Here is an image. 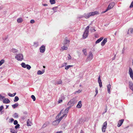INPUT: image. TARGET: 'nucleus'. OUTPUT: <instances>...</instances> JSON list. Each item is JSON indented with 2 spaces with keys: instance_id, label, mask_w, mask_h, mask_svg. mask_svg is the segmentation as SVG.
<instances>
[{
  "instance_id": "nucleus-1",
  "label": "nucleus",
  "mask_w": 133,
  "mask_h": 133,
  "mask_svg": "<svg viewBox=\"0 0 133 133\" xmlns=\"http://www.w3.org/2000/svg\"><path fill=\"white\" fill-rule=\"evenodd\" d=\"M98 14L99 12H98L97 11H95L94 12H90L87 14H85L84 15V16L87 19L89 18L91 16Z\"/></svg>"
},
{
  "instance_id": "nucleus-17",
  "label": "nucleus",
  "mask_w": 133,
  "mask_h": 133,
  "mask_svg": "<svg viewBox=\"0 0 133 133\" xmlns=\"http://www.w3.org/2000/svg\"><path fill=\"white\" fill-rule=\"evenodd\" d=\"M82 106V102L81 101H79L78 102V104L76 106V107L78 108H81Z\"/></svg>"
},
{
  "instance_id": "nucleus-63",
  "label": "nucleus",
  "mask_w": 133,
  "mask_h": 133,
  "mask_svg": "<svg viewBox=\"0 0 133 133\" xmlns=\"http://www.w3.org/2000/svg\"><path fill=\"white\" fill-rule=\"evenodd\" d=\"M43 5L44 6H47L48 5L46 4H43Z\"/></svg>"
},
{
  "instance_id": "nucleus-28",
  "label": "nucleus",
  "mask_w": 133,
  "mask_h": 133,
  "mask_svg": "<svg viewBox=\"0 0 133 133\" xmlns=\"http://www.w3.org/2000/svg\"><path fill=\"white\" fill-rule=\"evenodd\" d=\"M38 42H35L34 43V45L36 47H37L38 46Z\"/></svg>"
},
{
  "instance_id": "nucleus-54",
  "label": "nucleus",
  "mask_w": 133,
  "mask_h": 133,
  "mask_svg": "<svg viewBox=\"0 0 133 133\" xmlns=\"http://www.w3.org/2000/svg\"><path fill=\"white\" fill-rule=\"evenodd\" d=\"M35 22V21L33 19H31V20L30 23H31L33 24Z\"/></svg>"
},
{
  "instance_id": "nucleus-42",
  "label": "nucleus",
  "mask_w": 133,
  "mask_h": 133,
  "mask_svg": "<svg viewBox=\"0 0 133 133\" xmlns=\"http://www.w3.org/2000/svg\"><path fill=\"white\" fill-rule=\"evenodd\" d=\"M31 97L33 99L34 101H35L36 100V98L35 96L34 95H32Z\"/></svg>"
},
{
  "instance_id": "nucleus-56",
  "label": "nucleus",
  "mask_w": 133,
  "mask_h": 133,
  "mask_svg": "<svg viewBox=\"0 0 133 133\" xmlns=\"http://www.w3.org/2000/svg\"><path fill=\"white\" fill-rule=\"evenodd\" d=\"M83 17H84V16L82 15H80L78 17V18H83Z\"/></svg>"
},
{
  "instance_id": "nucleus-39",
  "label": "nucleus",
  "mask_w": 133,
  "mask_h": 133,
  "mask_svg": "<svg viewBox=\"0 0 133 133\" xmlns=\"http://www.w3.org/2000/svg\"><path fill=\"white\" fill-rule=\"evenodd\" d=\"M26 69L29 70L31 68V66L28 65V64H26Z\"/></svg>"
},
{
  "instance_id": "nucleus-7",
  "label": "nucleus",
  "mask_w": 133,
  "mask_h": 133,
  "mask_svg": "<svg viewBox=\"0 0 133 133\" xmlns=\"http://www.w3.org/2000/svg\"><path fill=\"white\" fill-rule=\"evenodd\" d=\"M70 41L69 40L65 39L63 41V44L64 46H68L69 44Z\"/></svg>"
},
{
  "instance_id": "nucleus-33",
  "label": "nucleus",
  "mask_w": 133,
  "mask_h": 133,
  "mask_svg": "<svg viewBox=\"0 0 133 133\" xmlns=\"http://www.w3.org/2000/svg\"><path fill=\"white\" fill-rule=\"evenodd\" d=\"M63 110H61L60 111V112L58 114L57 116H56V119H58L59 118V116L61 115L62 112V111Z\"/></svg>"
},
{
  "instance_id": "nucleus-51",
  "label": "nucleus",
  "mask_w": 133,
  "mask_h": 133,
  "mask_svg": "<svg viewBox=\"0 0 133 133\" xmlns=\"http://www.w3.org/2000/svg\"><path fill=\"white\" fill-rule=\"evenodd\" d=\"M133 7V1L132 2L130 6V8H131Z\"/></svg>"
},
{
  "instance_id": "nucleus-47",
  "label": "nucleus",
  "mask_w": 133,
  "mask_h": 133,
  "mask_svg": "<svg viewBox=\"0 0 133 133\" xmlns=\"http://www.w3.org/2000/svg\"><path fill=\"white\" fill-rule=\"evenodd\" d=\"M20 125L18 124H17L15 126V128L16 129H17L19 128Z\"/></svg>"
},
{
  "instance_id": "nucleus-34",
  "label": "nucleus",
  "mask_w": 133,
  "mask_h": 133,
  "mask_svg": "<svg viewBox=\"0 0 133 133\" xmlns=\"http://www.w3.org/2000/svg\"><path fill=\"white\" fill-rule=\"evenodd\" d=\"M73 66L72 65H68L66 66L65 67V69L66 70L68 69L70 67L72 66Z\"/></svg>"
},
{
  "instance_id": "nucleus-58",
  "label": "nucleus",
  "mask_w": 133,
  "mask_h": 133,
  "mask_svg": "<svg viewBox=\"0 0 133 133\" xmlns=\"http://www.w3.org/2000/svg\"><path fill=\"white\" fill-rule=\"evenodd\" d=\"M10 120L11 121V122H12L13 121H14V119H13L12 118H11L10 119Z\"/></svg>"
},
{
  "instance_id": "nucleus-15",
  "label": "nucleus",
  "mask_w": 133,
  "mask_h": 133,
  "mask_svg": "<svg viewBox=\"0 0 133 133\" xmlns=\"http://www.w3.org/2000/svg\"><path fill=\"white\" fill-rule=\"evenodd\" d=\"M59 122L60 121H59L58 119H57L56 120L53 121L52 124L53 125H58L59 124Z\"/></svg>"
},
{
  "instance_id": "nucleus-4",
  "label": "nucleus",
  "mask_w": 133,
  "mask_h": 133,
  "mask_svg": "<svg viewBox=\"0 0 133 133\" xmlns=\"http://www.w3.org/2000/svg\"><path fill=\"white\" fill-rule=\"evenodd\" d=\"M114 5L115 3L114 2H112L110 3L109 5H108L107 9L105 11L102 12V13L103 14L104 13L108 10H109L111 9H112L114 7Z\"/></svg>"
},
{
  "instance_id": "nucleus-6",
  "label": "nucleus",
  "mask_w": 133,
  "mask_h": 133,
  "mask_svg": "<svg viewBox=\"0 0 133 133\" xmlns=\"http://www.w3.org/2000/svg\"><path fill=\"white\" fill-rule=\"evenodd\" d=\"M107 126V121H105L104 123L103 126L102 128V132H105Z\"/></svg>"
},
{
  "instance_id": "nucleus-45",
  "label": "nucleus",
  "mask_w": 133,
  "mask_h": 133,
  "mask_svg": "<svg viewBox=\"0 0 133 133\" xmlns=\"http://www.w3.org/2000/svg\"><path fill=\"white\" fill-rule=\"evenodd\" d=\"M95 92H96V94L95 95V97L96 95L98 93V89L97 88H96L95 89Z\"/></svg>"
},
{
  "instance_id": "nucleus-38",
  "label": "nucleus",
  "mask_w": 133,
  "mask_h": 133,
  "mask_svg": "<svg viewBox=\"0 0 133 133\" xmlns=\"http://www.w3.org/2000/svg\"><path fill=\"white\" fill-rule=\"evenodd\" d=\"M13 116L15 118H17L18 117V114L17 113H15L14 114V115H13Z\"/></svg>"
},
{
  "instance_id": "nucleus-5",
  "label": "nucleus",
  "mask_w": 133,
  "mask_h": 133,
  "mask_svg": "<svg viewBox=\"0 0 133 133\" xmlns=\"http://www.w3.org/2000/svg\"><path fill=\"white\" fill-rule=\"evenodd\" d=\"M94 56L92 52L91 51L89 52V54L88 56L87 59L89 61H91L93 58Z\"/></svg>"
},
{
  "instance_id": "nucleus-52",
  "label": "nucleus",
  "mask_w": 133,
  "mask_h": 133,
  "mask_svg": "<svg viewBox=\"0 0 133 133\" xmlns=\"http://www.w3.org/2000/svg\"><path fill=\"white\" fill-rule=\"evenodd\" d=\"M68 59V60H70L71 58V57L70 56V54H69L68 55V56L67 57Z\"/></svg>"
},
{
  "instance_id": "nucleus-16",
  "label": "nucleus",
  "mask_w": 133,
  "mask_h": 133,
  "mask_svg": "<svg viewBox=\"0 0 133 133\" xmlns=\"http://www.w3.org/2000/svg\"><path fill=\"white\" fill-rule=\"evenodd\" d=\"M18 51V50L16 49L12 48L10 50V52L14 53H17Z\"/></svg>"
},
{
  "instance_id": "nucleus-26",
  "label": "nucleus",
  "mask_w": 133,
  "mask_h": 133,
  "mask_svg": "<svg viewBox=\"0 0 133 133\" xmlns=\"http://www.w3.org/2000/svg\"><path fill=\"white\" fill-rule=\"evenodd\" d=\"M18 103H17L12 105V106L13 108L15 109V108L17 107L18 106Z\"/></svg>"
},
{
  "instance_id": "nucleus-18",
  "label": "nucleus",
  "mask_w": 133,
  "mask_h": 133,
  "mask_svg": "<svg viewBox=\"0 0 133 133\" xmlns=\"http://www.w3.org/2000/svg\"><path fill=\"white\" fill-rule=\"evenodd\" d=\"M107 90L109 94H110V89L111 88V85L109 84L107 85Z\"/></svg>"
},
{
  "instance_id": "nucleus-8",
  "label": "nucleus",
  "mask_w": 133,
  "mask_h": 133,
  "mask_svg": "<svg viewBox=\"0 0 133 133\" xmlns=\"http://www.w3.org/2000/svg\"><path fill=\"white\" fill-rule=\"evenodd\" d=\"M129 73L130 77L133 80V71L131 68L130 67L129 68Z\"/></svg>"
},
{
  "instance_id": "nucleus-62",
  "label": "nucleus",
  "mask_w": 133,
  "mask_h": 133,
  "mask_svg": "<svg viewBox=\"0 0 133 133\" xmlns=\"http://www.w3.org/2000/svg\"><path fill=\"white\" fill-rule=\"evenodd\" d=\"M22 119H24L26 117L25 116H23V117H22Z\"/></svg>"
},
{
  "instance_id": "nucleus-57",
  "label": "nucleus",
  "mask_w": 133,
  "mask_h": 133,
  "mask_svg": "<svg viewBox=\"0 0 133 133\" xmlns=\"http://www.w3.org/2000/svg\"><path fill=\"white\" fill-rule=\"evenodd\" d=\"M62 102V100L61 99H59L58 101V103H60Z\"/></svg>"
},
{
  "instance_id": "nucleus-22",
  "label": "nucleus",
  "mask_w": 133,
  "mask_h": 133,
  "mask_svg": "<svg viewBox=\"0 0 133 133\" xmlns=\"http://www.w3.org/2000/svg\"><path fill=\"white\" fill-rule=\"evenodd\" d=\"M62 81L61 80H59L55 83V84H60L62 83Z\"/></svg>"
},
{
  "instance_id": "nucleus-3",
  "label": "nucleus",
  "mask_w": 133,
  "mask_h": 133,
  "mask_svg": "<svg viewBox=\"0 0 133 133\" xmlns=\"http://www.w3.org/2000/svg\"><path fill=\"white\" fill-rule=\"evenodd\" d=\"M16 59L18 61H22L23 59V56L22 54H17L15 56Z\"/></svg>"
},
{
  "instance_id": "nucleus-30",
  "label": "nucleus",
  "mask_w": 133,
  "mask_h": 133,
  "mask_svg": "<svg viewBox=\"0 0 133 133\" xmlns=\"http://www.w3.org/2000/svg\"><path fill=\"white\" fill-rule=\"evenodd\" d=\"M26 65L25 64V63L24 62H22L21 64V65L22 66L23 68H25L26 66Z\"/></svg>"
},
{
  "instance_id": "nucleus-9",
  "label": "nucleus",
  "mask_w": 133,
  "mask_h": 133,
  "mask_svg": "<svg viewBox=\"0 0 133 133\" xmlns=\"http://www.w3.org/2000/svg\"><path fill=\"white\" fill-rule=\"evenodd\" d=\"M45 46L44 45H43L40 48V51L41 53H43L45 52Z\"/></svg>"
},
{
  "instance_id": "nucleus-25",
  "label": "nucleus",
  "mask_w": 133,
  "mask_h": 133,
  "mask_svg": "<svg viewBox=\"0 0 133 133\" xmlns=\"http://www.w3.org/2000/svg\"><path fill=\"white\" fill-rule=\"evenodd\" d=\"M44 70L41 71L40 70H38L37 72V74L38 75H42L44 72Z\"/></svg>"
},
{
  "instance_id": "nucleus-46",
  "label": "nucleus",
  "mask_w": 133,
  "mask_h": 133,
  "mask_svg": "<svg viewBox=\"0 0 133 133\" xmlns=\"http://www.w3.org/2000/svg\"><path fill=\"white\" fill-rule=\"evenodd\" d=\"M5 98V96H3L0 94V100H1Z\"/></svg>"
},
{
  "instance_id": "nucleus-64",
  "label": "nucleus",
  "mask_w": 133,
  "mask_h": 133,
  "mask_svg": "<svg viewBox=\"0 0 133 133\" xmlns=\"http://www.w3.org/2000/svg\"><path fill=\"white\" fill-rule=\"evenodd\" d=\"M80 133H84V132L82 130H81V131Z\"/></svg>"
},
{
  "instance_id": "nucleus-21",
  "label": "nucleus",
  "mask_w": 133,
  "mask_h": 133,
  "mask_svg": "<svg viewBox=\"0 0 133 133\" xmlns=\"http://www.w3.org/2000/svg\"><path fill=\"white\" fill-rule=\"evenodd\" d=\"M17 21L18 23H21L23 22V19L22 18L20 17L17 19Z\"/></svg>"
},
{
  "instance_id": "nucleus-35",
  "label": "nucleus",
  "mask_w": 133,
  "mask_h": 133,
  "mask_svg": "<svg viewBox=\"0 0 133 133\" xmlns=\"http://www.w3.org/2000/svg\"><path fill=\"white\" fill-rule=\"evenodd\" d=\"M69 109L68 108H66L65 110V111L64 112V114H65L67 115V114L68 113Z\"/></svg>"
},
{
  "instance_id": "nucleus-40",
  "label": "nucleus",
  "mask_w": 133,
  "mask_h": 133,
  "mask_svg": "<svg viewBox=\"0 0 133 133\" xmlns=\"http://www.w3.org/2000/svg\"><path fill=\"white\" fill-rule=\"evenodd\" d=\"M67 65V63H64L62 64V65L60 68H62L65 66H66Z\"/></svg>"
},
{
  "instance_id": "nucleus-23",
  "label": "nucleus",
  "mask_w": 133,
  "mask_h": 133,
  "mask_svg": "<svg viewBox=\"0 0 133 133\" xmlns=\"http://www.w3.org/2000/svg\"><path fill=\"white\" fill-rule=\"evenodd\" d=\"M63 115L59 119H58V120H59V121H60L62 120V119L65 116H66L67 115L63 113Z\"/></svg>"
},
{
  "instance_id": "nucleus-12",
  "label": "nucleus",
  "mask_w": 133,
  "mask_h": 133,
  "mask_svg": "<svg viewBox=\"0 0 133 133\" xmlns=\"http://www.w3.org/2000/svg\"><path fill=\"white\" fill-rule=\"evenodd\" d=\"M89 32L85 31L83 35V38H86L88 35Z\"/></svg>"
},
{
  "instance_id": "nucleus-10",
  "label": "nucleus",
  "mask_w": 133,
  "mask_h": 133,
  "mask_svg": "<svg viewBox=\"0 0 133 133\" xmlns=\"http://www.w3.org/2000/svg\"><path fill=\"white\" fill-rule=\"evenodd\" d=\"M98 81L99 84V86L100 88H101L102 86V83L101 80V79L100 76H99L98 78Z\"/></svg>"
},
{
  "instance_id": "nucleus-32",
  "label": "nucleus",
  "mask_w": 133,
  "mask_h": 133,
  "mask_svg": "<svg viewBox=\"0 0 133 133\" xmlns=\"http://www.w3.org/2000/svg\"><path fill=\"white\" fill-rule=\"evenodd\" d=\"M19 98L17 96H16L15 97V99H14V101L15 102H17L19 100Z\"/></svg>"
},
{
  "instance_id": "nucleus-43",
  "label": "nucleus",
  "mask_w": 133,
  "mask_h": 133,
  "mask_svg": "<svg viewBox=\"0 0 133 133\" xmlns=\"http://www.w3.org/2000/svg\"><path fill=\"white\" fill-rule=\"evenodd\" d=\"M57 8V7L56 6L54 8H53L52 9L53 10L54 12H55L56 11V10Z\"/></svg>"
},
{
  "instance_id": "nucleus-19",
  "label": "nucleus",
  "mask_w": 133,
  "mask_h": 133,
  "mask_svg": "<svg viewBox=\"0 0 133 133\" xmlns=\"http://www.w3.org/2000/svg\"><path fill=\"white\" fill-rule=\"evenodd\" d=\"M103 39V37H102L100 38H99L95 42V43L96 44H97L99 43L101 41H102Z\"/></svg>"
},
{
  "instance_id": "nucleus-53",
  "label": "nucleus",
  "mask_w": 133,
  "mask_h": 133,
  "mask_svg": "<svg viewBox=\"0 0 133 133\" xmlns=\"http://www.w3.org/2000/svg\"><path fill=\"white\" fill-rule=\"evenodd\" d=\"M129 30L130 31L131 33H133V28L129 29Z\"/></svg>"
},
{
  "instance_id": "nucleus-41",
  "label": "nucleus",
  "mask_w": 133,
  "mask_h": 133,
  "mask_svg": "<svg viewBox=\"0 0 133 133\" xmlns=\"http://www.w3.org/2000/svg\"><path fill=\"white\" fill-rule=\"evenodd\" d=\"M89 26H88L87 27H86L85 29V31H87L88 32H89Z\"/></svg>"
},
{
  "instance_id": "nucleus-55",
  "label": "nucleus",
  "mask_w": 133,
  "mask_h": 133,
  "mask_svg": "<svg viewBox=\"0 0 133 133\" xmlns=\"http://www.w3.org/2000/svg\"><path fill=\"white\" fill-rule=\"evenodd\" d=\"M8 38V36H6L5 37L3 38V39L4 40H6Z\"/></svg>"
},
{
  "instance_id": "nucleus-48",
  "label": "nucleus",
  "mask_w": 133,
  "mask_h": 133,
  "mask_svg": "<svg viewBox=\"0 0 133 133\" xmlns=\"http://www.w3.org/2000/svg\"><path fill=\"white\" fill-rule=\"evenodd\" d=\"M14 124L15 125H17L18 124V122L17 120H15L14 121Z\"/></svg>"
},
{
  "instance_id": "nucleus-20",
  "label": "nucleus",
  "mask_w": 133,
  "mask_h": 133,
  "mask_svg": "<svg viewBox=\"0 0 133 133\" xmlns=\"http://www.w3.org/2000/svg\"><path fill=\"white\" fill-rule=\"evenodd\" d=\"M129 86L130 89H131L133 88V84L131 82H129Z\"/></svg>"
},
{
  "instance_id": "nucleus-60",
  "label": "nucleus",
  "mask_w": 133,
  "mask_h": 133,
  "mask_svg": "<svg viewBox=\"0 0 133 133\" xmlns=\"http://www.w3.org/2000/svg\"><path fill=\"white\" fill-rule=\"evenodd\" d=\"M63 132L62 131H60L57 132L56 133H62Z\"/></svg>"
},
{
  "instance_id": "nucleus-2",
  "label": "nucleus",
  "mask_w": 133,
  "mask_h": 133,
  "mask_svg": "<svg viewBox=\"0 0 133 133\" xmlns=\"http://www.w3.org/2000/svg\"><path fill=\"white\" fill-rule=\"evenodd\" d=\"M77 101L78 100L77 99V97H75L70 100L68 103L67 105L73 106Z\"/></svg>"
},
{
  "instance_id": "nucleus-13",
  "label": "nucleus",
  "mask_w": 133,
  "mask_h": 133,
  "mask_svg": "<svg viewBox=\"0 0 133 133\" xmlns=\"http://www.w3.org/2000/svg\"><path fill=\"white\" fill-rule=\"evenodd\" d=\"M10 102V100L7 98H4L3 100V102L5 104H7Z\"/></svg>"
},
{
  "instance_id": "nucleus-49",
  "label": "nucleus",
  "mask_w": 133,
  "mask_h": 133,
  "mask_svg": "<svg viewBox=\"0 0 133 133\" xmlns=\"http://www.w3.org/2000/svg\"><path fill=\"white\" fill-rule=\"evenodd\" d=\"M8 95H9V96L10 97H14V96H13V94H11L10 93H8Z\"/></svg>"
},
{
  "instance_id": "nucleus-14",
  "label": "nucleus",
  "mask_w": 133,
  "mask_h": 133,
  "mask_svg": "<svg viewBox=\"0 0 133 133\" xmlns=\"http://www.w3.org/2000/svg\"><path fill=\"white\" fill-rule=\"evenodd\" d=\"M107 42V38H105L103 40V41L101 43V45L102 46H104L105 43Z\"/></svg>"
},
{
  "instance_id": "nucleus-50",
  "label": "nucleus",
  "mask_w": 133,
  "mask_h": 133,
  "mask_svg": "<svg viewBox=\"0 0 133 133\" xmlns=\"http://www.w3.org/2000/svg\"><path fill=\"white\" fill-rule=\"evenodd\" d=\"M3 105H1L0 107V112H1L3 109Z\"/></svg>"
},
{
  "instance_id": "nucleus-44",
  "label": "nucleus",
  "mask_w": 133,
  "mask_h": 133,
  "mask_svg": "<svg viewBox=\"0 0 133 133\" xmlns=\"http://www.w3.org/2000/svg\"><path fill=\"white\" fill-rule=\"evenodd\" d=\"M10 132L11 133H17V132L15 131L14 130L11 129Z\"/></svg>"
},
{
  "instance_id": "nucleus-59",
  "label": "nucleus",
  "mask_w": 133,
  "mask_h": 133,
  "mask_svg": "<svg viewBox=\"0 0 133 133\" xmlns=\"http://www.w3.org/2000/svg\"><path fill=\"white\" fill-rule=\"evenodd\" d=\"M81 92V90H78V91H76V92L80 93Z\"/></svg>"
},
{
  "instance_id": "nucleus-11",
  "label": "nucleus",
  "mask_w": 133,
  "mask_h": 133,
  "mask_svg": "<svg viewBox=\"0 0 133 133\" xmlns=\"http://www.w3.org/2000/svg\"><path fill=\"white\" fill-rule=\"evenodd\" d=\"M124 121V119H122L119 121L118 122V124L117 125V127H120L123 123Z\"/></svg>"
},
{
  "instance_id": "nucleus-29",
  "label": "nucleus",
  "mask_w": 133,
  "mask_h": 133,
  "mask_svg": "<svg viewBox=\"0 0 133 133\" xmlns=\"http://www.w3.org/2000/svg\"><path fill=\"white\" fill-rule=\"evenodd\" d=\"M5 62L4 59H2L0 61V66L4 64Z\"/></svg>"
},
{
  "instance_id": "nucleus-27",
  "label": "nucleus",
  "mask_w": 133,
  "mask_h": 133,
  "mask_svg": "<svg viewBox=\"0 0 133 133\" xmlns=\"http://www.w3.org/2000/svg\"><path fill=\"white\" fill-rule=\"evenodd\" d=\"M82 51L84 55L85 56L87 55V49H83L82 50Z\"/></svg>"
},
{
  "instance_id": "nucleus-37",
  "label": "nucleus",
  "mask_w": 133,
  "mask_h": 133,
  "mask_svg": "<svg viewBox=\"0 0 133 133\" xmlns=\"http://www.w3.org/2000/svg\"><path fill=\"white\" fill-rule=\"evenodd\" d=\"M50 2L51 4H54L55 3V0H50Z\"/></svg>"
},
{
  "instance_id": "nucleus-61",
  "label": "nucleus",
  "mask_w": 133,
  "mask_h": 133,
  "mask_svg": "<svg viewBox=\"0 0 133 133\" xmlns=\"http://www.w3.org/2000/svg\"><path fill=\"white\" fill-rule=\"evenodd\" d=\"M107 107H106V108L105 109V112H107Z\"/></svg>"
},
{
  "instance_id": "nucleus-24",
  "label": "nucleus",
  "mask_w": 133,
  "mask_h": 133,
  "mask_svg": "<svg viewBox=\"0 0 133 133\" xmlns=\"http://www.w3.org/2000/svg\"><path fill=\"white\" fill-rule=\"evenodd\" d=\"M68 46L63 45V46L61 47V48L63 50H67L68 49Z\"/></svg>"
},
{
  "instance_id": "nucleus-36",
  "label": "nucleus",
  "mask_w": 133,
  "mask_h": 133,
  "mask_svg": "<svg viewBox=\"0 0 133 133\" xmlns=\"http://www.w3.org/2000/svg\"><path fill=\"white\" fill-rule=\"evenodd\" d=\"M69 109L68 108H66L65 110V111L64 112V114H65L67 115V114L68 113Z\"/></svg>"
},
{
  "instance_id": "nucleus-31",
  "label": "nucleus",
  "mask_w": 133,
  "mask_h": 133,
  "mask_svg": "<svg viewBox=\"0 0 133 133\" xmlns=\"http://www.w3.org/2000/svg\"><path fill=\"white\" fill-rule=\"evenodd\" d=\"M31 122L29 121V119H28L27 121V125L28 126H31Z\"/></svg>"
}]
</instances>
